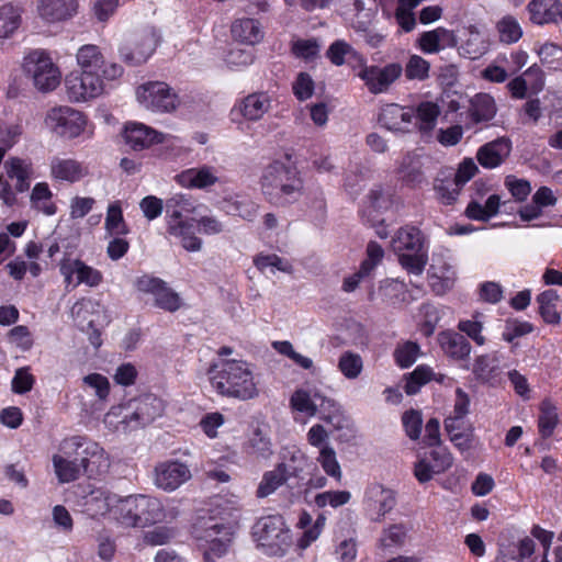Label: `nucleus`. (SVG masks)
<instances>
[{
  "label": "nucleus",
  "instance_id": "obj_1",
  "mask_svg": "<svg viewBox=\"0 0 562 562\" xmlns=\"http://www.w3.org/2000/svg\"><path fill=\"white\" fill-rule=\"evenodd\" d=\"M206 373L213 390L222 396L248 401L259 395L254 368L245 360L216 359Z\"/></svg>",
  "mask_w": 562,
  "mask_h": 562
},
{
  "label": "nucleus",
  "instance_id": "obj_2",
  "mask_svg": "<svg viewBox=\"0 0 562 562\" xmlns=\"http://www.w3.org/2000/svg\"><path fill=\"white\" fill-rule=\"evenodd\" d=\"M196 207L195 200L183 193L170 196L165 203L166 232L189 252H199L203 248L202 238L193 231V218H189L195 214Z\"/></svg>",
  "mask_w": 562,
  "mask_h": 562
},
{
  "label": "nucleus",
  "instance_id": "obj_3",
  "mask_svg": "<svg viewBox=\"0 0 562 562\" xmlns=\"http://www.w3.org/2000/svg\"><path fill=\"white\" fill-rule=\"evenodd\" d=\"M115 522L123 528H145L176 517L157 497L145 494L121 495Z\"/></svg>",
  "mask_w": 562,
  "mask_h": 562
},
{
  "label": "nucleus",
  "instance_id": "obj_4",
  "mask_svg": "<svg viewBox=\"0 0 562 562\" xmlns=\"http://www.w3.org/2000/svg\"><path fill=\"white\" fill-rule=\"evenodd\" d=\"M260 184L268 202L277 206L296 202L304 189L300 171L281 161H273L265 168Z\"/></svg>",
  "mask_w": 562,
  "mask_h": 562
},
{
  "label": "nucleus",
  "instance_id": "obj_5",
  "mask_svg": "<svg viewBox=\"0 0 562 562\" xmlns=\"http://www.w3.org/2000/svg\"><path fill=\"white\" fill-rule=\"evenodd\" d=\"M199 548L203 551L205 562H215L228 552L233 542L234 529L229 524L216 518H200L193 528Z\"/></svg>",
  "mask_w": 562,
  "mask_h": 562
},
{
  "label": "nucleus",
  "instance_id": "obj_6",
  "mask_svg": "<svg viewBox=\"0 0 562 562\" xmlns=\"http://www.w3.org/2000/svg\"><path fill=\"white\" fill-rule=\"evenodd\" d=\"M392 248L398 261L408 274L420 276L428 261L425 238L415 226H404L397 231L392 239Z\"/></svg>",
  "mask_w": 562,
  "mask_h": 562
},
{
  "label": "nucleus",
  "instance_id": "obj_7",
  "mask_svg": "<svg viewBox=\"0 0 562 562\" xmlns=\"http://www.w3.org/2000/svg\"><path fill=\"white\" fill-rule=\"evenodd\" d=\"M252 537L263 553L270 557L284 555L292 543L290 529L279 515L260 518L252 527Z\"/></svg>",
  "mask_w": 562,
  "mask_h": 562
},
{
  "label": "nucleus",
  "instance_id": "obj_8",
  "mask_svg": "<svg viewBox=\"0 0 562 562\" xmlns=\"http://www.w3.org/2000/svg\"><path fill=\"white\" fill-rule=\"evenodd\" d=\"M66 453H72L85 473L89 475L106 471L110 460L104 449L94 440L86 436H71L65 438Z\"/></svg>",
  "mask_w": 562,
  "mask_h": 562
},
{
  "label": "nucleus",
  "instance_id": "obj_9",
  "mask_svg": "<svg viewBox=\"0 0 562 562\" xmlns=\"http://www.w3.org/2000/svg\"><path fill=\"white\" fill-rule=\"evenodd\" d=\"M44 126L53 135L64 139H75L86 133L87 116L69 105H55L47 110Z\"/></svg>",
  "mask_w": 562,
  "mask_h": 562
},
{
  "label": "nucleus",
  "instance_id": "obj_10",
  "mask_svg": "<svg viewBox=\"0 0 562 562\" xmlns=\"http://www.w3.org/2000/svg\"><path fill=\"white\" fill-rule=\"evenodd\" d=\"M290 408L293 413L304 414L308 418L319 413L322 419L329 424H333L334 418L339 413V405L316 387L295 390L290 397Z\"/></svg>",
  "mask_w": 562,
  "mask_h": 562
},
{
  "label": "nucleus",
  "instance_id": "obj_11",
  "mask_svg": "<svg viewBox=\"0 0 562 562\" xmlns=\"http://www.w3.org/2000/svg\"><path fill=\"white\" fill-rule=\"evenodd\" d=\"M23 69L34 87L42 92L53 91L60 83V70L45 50L30 52L23 59Z\"/></svg>",
  "mask_w": 562,
  "mask_h": 562
},
{
  "label": "nucleus",
  "instance_id": "obj_12",
  "mask_svg": "<svg viewBox=\"0 0 562 562\" xmlns=\"http://www.w3.org/2000/svg\"><path fill=\"white\" fill-rule=\"evenodd\" d=\"M136 100L153 113H171L180 104L177 92L164 81H148L136 89Z\"/></svg>",
  "mask_w": 562,
  "mask_h": 562
},
{
  "label": "nucleus",
  "instance_id": "obj_13",
  "mask_svg": "<svg viewBox=\"0 0 562 562\" xmlns=\"http://www.w3.org/2000/svg\"><path fill=\"white\" fill-rule=\"evenodd\" d=\"M106 80L101 76L70 71L64 81L67 99L72 103H86L102 97L106 91Z\"/></svg>",
  "mask_w": 562,
  "mask_h": 562
},
{
  "label": "nucleus",
  "instance_id": "obj_14",
  "mask_svg": "<svg viewBox=\"0 0 562 562\" xmlns=\"http://www.w3.org/2000/svg\"><path fill=\"white\" fill-rule=\"evenodd\" d=\"M78 71L101 76L106 81H114L123 75V67L108 61L100 47L92 44L81 46L76 54Z\"/></svg>",
  "mask_w": 562,
  "mask_h": 562
},
{
  "label": "nucleus",
  "instance_id": "obj_15",
  "mask_svg": "<svg viewBox=\"0 0 562 562\" xmlns=\"http://www.w3.org/2000/svg\"><path fill=\"white\" fill-rule=\"evenodd\" d=\"M158 36L154 29H144L128 34L120 46L121 58L133 66L144 64L157 47Z\"/></svg>",
  "mask_w": 562,
  "mask_h": 562
},
{
  "label": "nucleus",
  "instance_id": "obj_16",
  "mask_svg": "<svg viewBox=\"0 0 562 562\" xmlns=\"http://www.w3.org/2000/svg\"><path fill=\"white\" fill-rule=\"evenodd\" d=\"M403 67L398 63H390L382 67L367 65L366 58L359 66L357 76L364 82V86L372 94L386 92L391 86L402 76Z\"/></svg>",
  "mask_w": 562,
  "mask_h": 562
},
{
  "label": "nucleus",
  "instance_id": "obj_17",
  "mask_svg": "<svg viewBox=\"0 0 562 562\" xmlns=\"http://www.w3.org/2000/svg\"><path fill=\"white\" fill-rule=\"evenodd\" d=\"M362 504L372 521H382L396 505V492L389 486L373 482L366 487Z\"/></svg>",
  "mask_w": 562,
  "mask_h": 562
},
{
  "label": "nucleus",
  "instance_id": "obj_18",
  "mask_svg": "<svg viewBox=\"0 0 562 562\" xmlns=\"http://www.w3.org/2000/svg\"><path fill=\"white\" fill-rule=\"evenodd\" d=\"M191 479L189 465L178 460L162 461L154 468V485L167 493L175 492Z\"/></svg>",
  "mask_w": 562,
  "mask_h": 562
},
{
  "label": "nucleus",
  "instance_id": "obj_19",
  "mask_svg": "<svg viewBox=\"0 0 562 562\" xmlns=\"http://www.w3.org/2000/svg\"><path fill=\"white\" fill-rule=\"evenodd\" d=\"M176 182L189 190H210L222 183L220 170L215 166L201 165L182 170L175 177Z\"/></svg>",
  "mask_w": 562,
  "mask_h": 562
},
{
  "label": "nucleus",
  "instance_id": "obj_20",
  "mask_svg": "<svg viewBox=\"0 0 562 562\" xmlns=\"http://www.w3.org/2000/svg\"><path fill=\"white\" fill-rule=\"evenodd\" d=\"M59 270L67 285L74 288L85 284L90 288L98 286L102 280V273L79 259H64Z\"/></svg>",
  "mask_w": 562,
  "mask_h": 562
},
{
  "label": "nucleus",
  "instance_id": "obj_21",
  "mask_svg": "<svg viewBox=\"0 0 562 562\" xmlns=\"http://www.w3.org/2000/svg\"><path fill=\"white\" fill-rule=\"evenodd\" d=\"M123 136L125 143L134 150H143L155 144L169 143L175 138L138 122L126 123Z\"/></svg>",
  "mask_w": 562,
  "mask_h": 562
},
{
  "label": "nucleus",
  "instance_id": "obj_22",
  "mask_svg": "<svg viewBox=\"0 0 562 562\" xmlns=\"http://www.w3.org/2000/svg\"><path fill=\"white\" fill-rule=\"evenodd\" d=\"M414 117L413 106L390 103L381 108L379 122L389 131L408 133L413 127Z\"/></svg>",
  "mask_w": 562,
  "mask_h": 562
},
{
  "label": "nucleus",
  "instance_id": "obj_23",
  "mask_svg": "<svg viewBox=\"0 0 562 562\" xmlns=\"http://www.w3.org/2000/svg\"><path fill=\"white\" fill-rule=\"evenodd\" d=\"M121 495L108 490L97 488L86 496V510L93 517H108L115 522V512L119 508Z\"/></svg>",
  "mask_w": 562,
  "mask_h": 562
},
{
  "label": "nucleus",
  "instance_id": "obj_24",
  "mask_svg": "<svg viewBox=\"0 0 562 562\" xmlns=\"http://www.w3.org/2000/svg\"><path fill=\"white\" fill-rule=\"evenodd\" d=\"M49 172L56 181L75 183L88 175V169L76 159L55 156L49 161Z\"/></svg>",
  "mask_w": 562,
  "mask_h": 562
},
{
  "label": "nucleus",
  "instance_id": "obj_25",
  "mask_svg": "<svg viewBox=\"0 0 562 562\" xmlns=\"http://www.w3.org/2000/svg\"><path fill=\"white\" fill-rule=\"evenodd\" d=\"M67 442L63 439L57 452L52 457L54 473L59 483H70L79 479L83 472L72 453H66Z\"/></svg>",
  "mask_w": 562,
  "mask_h": 562
},
{
  "label": "nucleus",
  "instance_id": "obj_26",
  "mask_svg": "<svg viewBox=\"0 0 562 562\" xmlns=\"http://www.w3.org/2000/svg\"><path fill=\"white\" fill-rule=\"evenodd\" d=\"M527 11L533 24L562 23V3L559 0H531Z\"/></svg>",
  "mask_w": 562,
  "mask_h": 562
},
{
  "label": "nucleus",
  "instance_id": "obj_27",
  "mask_svg": "<svg viewBox=\"0 0 562 562\" xmlns=\"http://www.w3.org/2000/svg\"><path fill=\"white\" fill-rule=\"evenodd\" d=\"M36 8L42 20L56 23L72 18L78 4L76 0H38Z\"/></svg>",
  "mask_w": 562,
  "mask_h": 562
},
{
  "label": "nucleus",
  "instance_id": "obj_28",
  "mask_svg": "<svg viewBox=\"0 0 562 562\" xmlns=\"http://www.w3.org/2000/svg\"><path fill=\"white\" fill-rule=\"evenodd\" d=\"M510 149L509 139L502 137L483 145L477 150L476 157L482 167L493 169L504 161Z\"/></svg>",
  "mask_w": 562,
  "mask_h": 562
},
{
  "label": "nucleus",
  "instance_id": "obj_29",
  "mask_svg": "<svg viewBox=\"0 0 562 562\" xmlns=\"http://www.w3.org/2000/svg\"><path fill=\"white\" fill-rule=\"evenodd\" d=\"M8 178L15 180L14 189L19 193L29 190L30 181L33 177V166L27 159L20 157H10L3 164Z\"/></svg>",
  "mask_w": 562,
  "mask_h": 562
},
{
  "label": "nucleus",
  "instance_id": "obj_30",
  "mask_svg": "<svg viewBox=\"0 0 562 562\" xmlns=\"http://www.w3.org/2000/svg\"><path fill=\"white\" fill-rule=\"evenodd\" d=\"M434 191L440 203L453 204L457 194V169L453 167L441 168L434 180Z\"/></svg>",
  "mask_w": 562,
  "mask_h": 562
},
{
  "label": "nucleus",
  "instance_id": "obj_31",
  "mask_svg": "<svg viewBox=\"0 0 562 562\" xmlns=\"http://www.w3.org/2000/svg\"><path fill=\"white\" fill-rule=\"evenodd\" d=\"M507 87L514 98L522 99L527 91L537 93L542 89V74L538 68L530 67L521 76L510 80Z\"/></svg>",
  "mask_w": 562,
  "mask_h": 562
},
{
  "label": "nucleus",
  "instance_id": "obj_32",
  "mask_svg": "<svg viewBox=\"0 0 562 562\" xmlns=\"http://www.w3.org/2000/svg\"><path fill=\"white\" fill-rule=\"evenodd\" d=\"M231 33L235 41L246 45H256L263 38V31L258 20L251 18L237 19L232 23Z\"/></svg>",
  "mask_w": 562,
  "mask_h": 562
},
{
  "label": "nucleus",
  "instance_id": "obj_33",
  "mask_svg": "<svg viewBox=\"0 0 562 562\" xmlns=\"http://www.w3.org/2000/svg\"><path fill=\"white\" fill-rule=\"evenodd\" d=\"M271 108V98L266 92H256L244 98L236 109L248 121H258Z\"/></svg>",
  "mask_w": 562,
  "mask_h": 562
},
{
  "label": "nucleus",
  "instance_id": "obj_34",
  "mask_svg": "<svg viewBox=\"0 0 562 562\" xmlns=\"http://www.w3.org/2000/svg\"><path fill=\"white\" fill-rule=\"evenodd\" d=\"M326 57L335 66H342L346 63H351L352 68H359L363 64V55L358 53L345 40H336L326 50Z\"/></svg>",
  "mask_w": 562,
  "mask_h": 562
},
{
  "label": "nucleus",
  "instance_id": "obj_35",
  "mask_svg": "<svg viewBox=\"0 0 562 562\" xmlns=\"http://www.w3.org/2000/svg\"><path fill=\"white\" fill-rule=\"evenodd\" d=\"M454 43L453 32L443 27L424 32L419 37V47L426 54H434L447 47H452Z\"/></svg>",
  "mask_w": 562,
  "mask_h": 562
},
{
  "label": "nucleus",
  "instance_id": "obj_36",
  "mask_svg": "<svg viewBox=\"0 0 562 562\" xmlns=\"http://www.w3.org/2000/svg\"><path fill=\"white\" fill-rule=\"evenodd\" d=\"M414 108L415 117L413 127L417 128L420 133H430L440 115V108L436 102L422 101Z\"/></svg>",
  "mask_w": 562,
  "mask_h": 562
},
{
  "label": "nucleus",
  "instance_id": "obj_37",
  "mask_svg": "<svg viewBox=\"0 0 562 562\" xmlns=\"http://www.w3.org/2000/svg\"><path fill=\"white\" fill-rule=\"evenodd\" d=\"M340 525L341 522H339L335 535L337 560L338 562H353L357 557L356 531L349 527L344 533V527Z\"/></svg>",
  "mask_w": 562,
  "mask_h": 562
},
{
  "label": "nucleus",
  "instance_id": "obj_38",
  "mask_svg": "<svg viewBox=\"0 0 562 562\" xmlns=\"http://www.w3.org/2000/svg\"><path fill=\"white\" fill-rule=\"evenodd\" d=\"M461 48L469 58L476 59L487 52L488 44L485 35L476 26H469L462 33Z\"/></svg>",
  "mask_w": 562,
  "mask_h": 562
},
{
  "label": "nucleus",
  "instance_id": "obj_39",
  "mask_svg": "<svg viewBox=\"0 0 562 562\" xmlns=\"http://www.w3.org/2000/svg\"><path fill=\"white\" fill-rule=\"evenodd\" d=\"M499 362L501 356L498 352L479 356L475 359L472 372L479 381L483 383H491L499 374Z\"/></svg>",
  "mask_w": 562,
  "mask_h": 562
},
{
  "label": "nucleus",
  "instance_id": "obj_40",
  "mask_svg": "<svg viewBox=\"0 0 562 562\" xmlns=\"http://www.w3.org/2000/svg\"><path fill=\"white\" fill-rule=\"evenodd\" d=\"M162 402L154 396H146L137 402L135 411L131 413V418L136 425H146L153 422L162 413Z\"/></svg>",
  "mask_w": 562,
  "mask_h": 562
},
{
  "label": "nucleus",
  "instance_id": "obj_41",
  "mask_svg": "<svg viewBox=\"0 0 562 562\" xmlns=\"http://www.w3.org/2000/svg\"><path fill=\"white\" fill-rule=\"evenodd\" d=\"M453 276L454 271L451 267H447L445 263L441 265L434 259V263L431 265L429 272V283L437 294H443L447 290L453 288Z\"/></svg>",
  "mask_w": 562,
  "mask_h": 562
},
{
  "label": "nucleus",
  "instance_id": "obj_42",
  "mask_svg": "<svg viewBox=\"0 0 562 562\" xmlns=\"http://www.w3.org/2000/svg\"><path fill=\"white\" fill-rule=\"evenodd\" d=\"M104 229L109 236H123L130 233L120 201L111 202L108 205Z\"/></svg>",
  "mask_w": 562,
  "mask_h": 562
},
{
  "label": "nucleus",
  "instance_id": "obj_43",
  "mask_svg": "<svg viewBox=\"0 0 562 562\" xmlns=\"http://www.w3.org/2000/svg\"><path fill=\"white\" fill-rule=\"evenodd\" d=\"M495 29L499 42L504 44L517 43L524 34L520 23L515 16L510 14L502 16L496 22Z\"/></svg>",
  "mask_w": 562,
  "mask_h": 562
},
{
  "label": "nucleus",
  "instance_id": "obj_44",
  "mask_svg": "<svg viewBox=\"0 0 562 562\" xmlns=\"http://www.w3.org/2000/svg\"><path fill=\"white\" fill-rule=\"evenodd\" d=\"M470 114L474 122H487L496 114L494 99L486 93L476 94L471 99Z\"/></svg>",
  "mask_w": 562,
  "mask_h": 562
},
{
  "label": "nucleus",
  "instance_id": "obj_45",
  "mask_svg": "<svg viewBox=\"0 0 562 562\" xmlns=\"http://www.w3.org/2000/svg\"><path fill=\"white\" fill-rule=\"evenodd\" d=\"M22 23V10L11 3L0 8V38L10 37Z\"/></svg>",
  "mask_w": 562,
  "mask_h": 562
},
{
  "label": "nucleus",
  "instance_id": "obj_46",
  "mask_svg": "<svg viewBox=\"0 0 562 562\" xmlns=\"http://www.w3.org/2000/svg\"><path fill=\"white\" fill-rule=\"evenodd\" d=\"M286 481V468L284 464H279L273 470L263 474L258 488V497H267L274 493Z\"/></svg>",
  "mask_w": 562,
  "mask_h": 562
},
{
  "label": "nucleus",
  "instance_id": "obj_47",
  "mask_svg": "<svg viewBox=\"0 0 562 562\" xmlns=\"http://www.w3.org/2000/svg\"><path fill=\"white\" fill-rule=\"evenodd\" d=\"M539 303V312L543 321L548 324H559L561 316L557 311V302L559 294L554 290H547L537 297Z\"/></svg>",
  "mask_w": 562,
  "mask_h": 562
},
{
  "label": "nucleus",
  "instance_id": "obj_48",
  "mask_svg": "<svg viewBox=\"0 0 562 562\" xmlns=\"http://www.w3.org/2000/svg\"><path fill=\"white\" fill-rule=\"evenodd\" d=\"M53 193L46 182H38L34 186L31 193V204L37 211L45 215H54L56 206L52 202Z\"/></svg>",
  "mask_w": 562,
  "mask_h": 562
},
{
  "label": "nucleus",
  "instance_id": "obj_49",
  "mask_svg": "<svg viewBox=\"0 0 562 562\" xmlns=\"http://www.w3.org/2000/svg\"><path fill=\"white\" fill-rule=\"evenodd\" d=\"M501 206V198L497 194H492L487 198L484 205L473 201L471 202L465 214L469 218L487 221L492 216L496 215Z\"/></svg>",
  "mask_w": 562,
  "mask_h": 562
},
{
  "label": "nucleus",
  "instance_id": "obj_50",
  "mask_svg": "<svg viewBox=\"0 0 562 562\" xmlns=\"http://www.w3.org/2000/svg\"><path fill=\"white\" fill-rule=\"evenodd\" d=\"M323 471L337 482L342 479L341 467L338 462L335 449L331 446H324L316 458Z\"/></svg>",
  "mask_w": 562,
  "mask_h": 562
},
{
  "label": "nucleus",
  "instance_id": "obj_51",
  "mask_svg": "<svg viewBox=\"0 0 562 562\" xmlns=\"http://www.w3.org/2000/svg\"><path fill=\"white\" fill-rule=\"evenodd\" d=\"M559 418L557 407L548 400L543 401L540 405V414L538 418L539 432L543 438L550 437L557 425Z\"/></svg>",
  "mask_w": 562,
  "mask_h": 562
},
{
  "label": "nucleus",
  "instance_id": "obj_52",
  "mask_svg": "<svg viewBox=\"0 0 562 562\" xmlns=\"http://www.w3.org/2000/svg\"><path fill=\"white\" fill-rule=\"evenodd\" d=\"M254 265L262 272L274 274L277 271L290 273L292 271L291 263L282 259L276 254H259L254 258Z\"/></svg>",
  "mask_w": 562,
  "mask_h": 562
},
{
  "label": "nucleus",
  "instance_id": "obj_53",
  "mask_svg": "<svg viewBox=\"0 0 562 562\" xmlns=\"http://www.w3.org/2000/svg\"><path fill=\"white\" fill-rule=\"evenodd\" d=\"M338 369L346 379H357L363 370L361 356L352 351L342 352L338 359Z\"/></svg>",
  "mask_w": 562,
  "mask_h": 562
},
{
  "label": "nucleus",
  "instance_id": "obj_54",
  "mask_svg": "<svg viewBox=\"0 0 562 562\" xmlns=\"http://www.w3.org/2000/svg\"><path fill=\"white\" fill-rule=\"evenodd\" d=\"M423 0H398V5L395 12V19L398 25L405 32H411L416 25L415 15L413 10L418 7Z\"/></svg>",
  "mask_w": 562,
  "mask_h": 562
},
{
  "label": "nucleus",
  "instance_id": "obj_55",
  "mask_svg": "<svg viewBox=\"0 0 562 562\" xmlns=\"http://www.w3.org/2000/svg\"><path fill=\"white\" fill-rule=\"evenodd\" d=\"M126 408L123 405L111 407V409L104 416L105 426L113 431H117L121 428L125 430L132 427L133 420L131 414L125 413Z\"/></svg>",
  "mask_w": 562,
  "mask_h": 562
},
{
  "label": "nucleus",
  "instance_id": "obj_56",
  "mask_svg": "<svg viewBox=\"0 0 562 562\" xmlns=\"http://www.w3.org/2000/svg\"><path fill=\"white\" fill-rule=\"evenodd\" d=\"M351 499V493L349 491H326L315 495L314 504L318 508L330 506L338 508L348 504Z\"/></svg>",
  "mask_w": 562,
  "mask_h": 562
},
{
  "label": "nucleus",
  "instance_id": "obj_57",
  "mask_svg": "<svg viewBox=\"0 0 562 562\" xmlns=\"http://www.w3.org/2000/svg\"><path fill=\"white\" fill-rule=\"evenodd\" d=\"M484 316L481 313H475L471 319L459 322V331L464 333L479 346L484 345L485 337L482 335Z\"/></svg>",
  "mask_w": 562,
  "mask_h": 562
},
{
  "label": "nucleus",
  "instance_id": "obj_58",
  "mask_svg": "<svg viewBox=\"0 0 562 562\" xmlns=\"http://www.w3.org/2000/svg\"><path fill=\"white\" fill-rule=\"evenodd\" d=\"M430 64L419 55H412L405 66L408 80H426L429 77Z\"/></svg>",
  "mask_w": 562,
  "mask_h": 562
},
{
  "label": "nucleus",
  "instance_id": "obj_59",
  "mask_svg": "<svg viewBox=\"0 0 562 562\" xmlns=\"http://www.w3.org/2000/svg\"><path fill=\"white\" fill-rule=\"evenodd\" d=\"M420 166L417 156L407 154L398 167V175L408 183L418 182L422 179Z\"/></svg>",
  "mask_w": 562,
  "mask_h": 562
},
{
  "label": "nucleus",
  "instance_id": "obj_60",
  "mask_svg": "<svg viewBox=\"0 0 562 562\" xmlns=\"http://www.w3.org/2000/svg\"><path fill=\"white\" fill-rule=\"evenodd\" d=\"M258 209V204L247 196H237L229 202V212L247 221L257 216Z\"/></svg>",
  "mask_w": 562,
  "mask_h": 562
},
{
  "label": "nucleus",
  "instance_id": "obj_61",
  "mask_svg": "<svg viewBox=\"0 0 562 562\" xmlns=\"http://www.w3.org/2000/svg\"><path fill=\"white\" fill-rule=\"evenodd\" d=\"M434 378L431 368L427 366H418L408 376L404 386L408 395L416 394L420 386L429 382Z\"/></svg>",
  "mask_w": 562,
  "mask_h": 562
},
{
  "label": "nucleus",
  "instance_id": "obj_62",
  "mask_svg": "<svg viewBox=\"0 0 562 562\" xmlns=\"http://www.w3.org/2000/svg\"><path fill=\"white\" fill-rule=\"evenodd\" d=\"M541 63L552 69L562 67V48L552 43H544L536 49Z\"/></svg>",
  "mask_w": 562,
  "mask_h": 562
},
{
  "label": "nucleus",
  "instance_id": "obj_63",
  "mask_svg": "<svg viewBox=\"0 0 562 562\" xmlns=\"http://www.w3.org/2000/svg\"><path fill=\"white\" fill-rule=\"evenodd\" d=\"M380 292L391 304L404 301L405 284L396 279H386L381 282Z\"/></svg>",
  "mask_w": 562,
  "mask_h": 562
},
{
  "label": "nucleus",
  "instance_id": "obj_64",
  "mask_svg": "<svg viewBox=\"0 0 562 562\" xmlns=\"http://www.w3.org/2000/svg\"><path fill=\"white\" fill-rule=\"evenodd\" d=\"M154 305L167 312L173 313L181 307L182 300L180 295L166 283L158 297L155 300Z\"/></svg>",
  "mask_w": 562,
  "mask_h": 562
}]
</instances>
